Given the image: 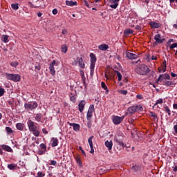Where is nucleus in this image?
Returning a JSON list of instances; mask_svg holds the SVG:
<instances>
[{
  "instance_id": "f257e3e1",
  "label": "nucleus",
  "mask_w": 177,
  "mask_h": 177,
  "mask_svg": "<svg viewBox=\"0 0 177 177\" xmlns=\"http://www.w3.org/2000/svg\"><path fill=\"white\" fill-rule=\"evenodd\" d=\"M136 73L137 74H139L140 75H147L149 74L150 69L145 64H141L139 66L136 67Z\"/></svg>"
},
{
  "instance_id": "f03ea898",
  "label": "nucleus",
  "mask_w": 177,
  "mask_h": 177,
  "mask_svg": "<svg viewBox=\"0 0 177 177\" xmlns=\"http://www.w3.org/2000/svg\"><path fill=\"white\" fill-rule=\"evenodd\" d=\"M28 127L29 128L30 132H32L33 135L36 137L39 136V131H38L37 126L35 125V122H32V120H29L27 122Z\"/></svg>"
},
{
  "instance_id": "7ed1b4c3",
  "label": "nucleus",
  "mask_w": 177,
  "mask_h": 177,
  "mask_svg": "<svg viewBox=\"0 0 177 177\" xmlns=\"http://www.w3.org/2000/svg\"><path fill=\"white\" fill-rule=\"evenodd\" d=\"M6 78L9 80L10 81H13L14 82H19L21 77L20 75L19 74H10V73H6Z\"/></svg>"
},
{
  "instance_id": "20e7f679",
  "label": "nucleus",
  "mask_w": 177,
  "mask_h": 177,
  "mask_svg": "<svg viewBox=\"0 0 177 177\" xmlns=\"http://www.w3.org/2000/svg\"><path fill=\"white\" fill-rule=\"evenodd\" d=\"M143 110V107L140 105H134L128 108L127 111L130 115H132L133 113Z\"/></svg>"
},
{
  "instance_id": "39448f33",
  "label": "nucleus",
  "mask_w": 177,
  "mask_h": 177,
  "mask_svg": "<svg viewBox=\"0 0 177 177\" xmlns=\"http://www.w3.org/2000/svg\"><path fill=\"white\" fill-rule=\"evenodd\" d=\"M24 107L26 110L30 111L37 109L38 107V104L37 103V102H29L25 103Z\"/></svg>"
},
{
  "instance_id": "423d86ee",
  "label": "nucleus",
  "mask_w": 177,
  "mask_h": 177,
  "mask_svg": "<svg viewBox=\"0 0 177 177\" xmlns=\"http://www.w3.org/2000/svg\"><path fill=\"white\" fill-rule=\"evenodd\" d=\"M171 77L169 74L165 73L163 75H160L158 78L156 80V83L158 84V82H162L164 80H170Z\"/></svg>"
},
{
  "instance_id": "0eeeda50",
  "label": "nucleus",
  "mask_w": 177,
  "mask_h": 177,
  "mask_svg": "<svg viewBox=\"0 0 177 177\" xmlns=\"http://www.w3.org/2000/svg\"><path fill=\"white\" fill-rule=\"evenodd\" d=\"M124 118H125V115L123 116H113V122L115 124V125H118L119 124H121L122 121H124Z\"/></svg>"
},
{
  "instance_id": "6e6552de",
  "label": "nucleus",
  "mask_w": 177,
  "mask_h": 177,
  "mask_svg": "<svg viewBox=\"0 0 177 177\" xmlns=\"http://www.w3.org/2000/svg\"><path fill=\"white\" fill-rule=\"evenodd\" d=\"M155 43H153V46H156V45H158V44H162L164 41H165V38H161L160 35H156L154 36Z\"/></svg>"
},
{
  "instance_id": "1a4fd4ad",
  "label": "nucleus",
  "mask_w": 177,
  "mask_h": 177,
  "mask_svg": "<svg viewBox=\"0 0 177 177\" xmlns=\"http://www.w3.org/2000/svg\"><path fill=\"white\" fill-rule=\"evenodd\" d=\"M95 111V105L92 104L89 106L88 111L87 112V120L88 121L91 120V118H92V113Z\"/></svg>"
},
{
  "instance_id": "9d476101",
  "label": "nucleus",
  "mask_w": 177,
  "mask_h": 177,
  "mask_svg": "<svg viewBox=\"0 0 177 177\" xmlns=\"http://www.w3.org/2000/svg\"><path fill=\"white\" fill-rule=\"evenodd\" d=\"M55 66H57V63H56L55 60H53L50 64V66H49L50 74H52L53 75H55L56 74V71H55Z\"/></svg>"
},
{
  "instance_id": "9b49d317",
  "label": "nucleus",
  "mask_w": 177,
  "mask_h": 177,
  "mask_svg": "<svg viewBox=\"0 0 177 177\" xmlns=\"http://www.w3.org/2000/svg\"><path fill=\"white\" fill-rule=\"evenodd\" d=\"M122 139H124V138L119 136L117 137L115 140L118 143V145H119V146H121L124 149V147H125V144H124Z\"/></svg>"
},
{
  "instance_id": "f8f14e48",
  "label": "nucleus",
  "mask_w": 177,
  "mask_h": 177,
  "mask_svg": "<svg viewBox=\"0 0 177 177\" xmlns=\"http://www.w3.org/2000/svg\"><path fill=\"white\" fill-rule=\"evenodd\" d=\"M126 56L130 60H133V59L138 58V55L136 54H133V53H129V52H126Z\"/></svg>"
},
{
  "instance_id": "ddd939ff",
  "label": "nucleus",
  "mask_w": 177,
  "mask_h": 177,
  "mask_svg": "<svg viewBox=\"0 0 177 177\" xmlns=\"http://www.w3.org/2000/svg\"><path fill=\"white\" fill-rule=\"evenodd\" d=\"M68 124H69L70 127H73V131H75V132L80 131V124L77 123H70V122H68Z\"/></svg>"
},
{
  "instance_id": "4468645a",
  "label": "nucleus",
  "mask_w": 177,
  "mask_h": 177,
  "mask_svg": "<svg viewBox=\"0 0 177 177\" xmlns=\"http://www.w3.org/2000/svg\"><path fill=\"white\" fill-rule=\"evenodd\" d=\"M78 107H79V111H80V113H82V111H84V109L85 107V101L82 100L79 104H78Z\"/></svg>"
},
{
  "instance_id": "2eb2a0df",
  "label": "nucleus",
  "mask_w": 177,
  "mask_h": 177,
  "mask_svg": "<svg viewBox=\"0 0 177 177\" xmlns=\"http://www.w3.org/2000/svg\"><path fill=\"white\" fill-rule=\"evenodd\" d=\"M78 64L81 68H85V62H84V59H82V57H77Z\"/></svg>"
},
{
  "instance_id": "dca6fc26",
  "label": "nucleus",
  "mask_w": 177,
  "mask_h": 177,
  "mask_svg": "<svg viewBox=\"0 0 177 177\" xmlns=\"http://www.w3.org/2000/svg\"><path fill=\"white\" fill-rule=\"evenodd\" d=\"M51 142H52V144H51L52 147H56V146L59 145V140L56 138H53L51 139Z\"/></svg>"
},
{
  "instance_id": "f3484780",
  "label": "nucleus",
  "mask_w": 177,
  "mask_h": 177,
  "mask_svg": "<svg viewBox=\"0 0 177 177\" xmlns=\"http://www.w3.org/2000/svg\"><path fill=\"white\" fill-rule=\"evenodd\" d=\"M1 149H3V150H6V151H8L10 153H12L13 151V149H12V148L10 147H9L8 145H3L1 146Z\"/></svg>"
},
{
  "instance_id": "a211bd4d",
  "label": "nucleus",
  "mask_w": 177,
  "mask_h": 177,
  "mask_svg": "<svg viewBox=\"0 0 177 177\" xmlns=\"http://www.w3.org/2000/svg\"><path fill=\"white\" fill-rule=\"evenodd\" d=\"M77 1H66V5L67 6H77Z\"/></svg>"
},
{
  "instance_id": "6ab92c4d",
  "label": "nucleus",
  "mask_w": 177,
  "mask_h": 177,
  "mask_svg": "<svg viewBox=\"0 0 177 177\" xmlns=\"http://www.w3.org/2000/svg\"><path fill=\"white\" fill-rule=\"evenodd\" d=\"M105 146L108 148L109 150H111L113 149V141L107 140L105 142Z\"/></svg>"
},
{
  "instance_id": "aec40b11",
  "label": "nucleus",
  "mask_w": 177,
  "mask_h": 177,
  "mask_svg": "<svg viewBox=\"0 0 177 177\" xmlns=\"http://www.w3.org/2000/svg\"><path fill=\"white\" fill-rule=\"evenodd\" d=\"M100 50H107L109 49V45L107 44H101L98 46Z\"/></svg>"
},
{
  "instance_id": "412c9836",
  "label": "nucleus",
  "mask_w": 177,
  "mask_h": 177,
  "mask_svg": "<svg viewBox=\"0 0 177 177\" xmlns=\"http://www.w3.org/2000/svg\"><path fill=\"white\" fill-rule=\"evenodd\" d=\"M95 64H96V63L91 62L90 69L91 77H93V73L95 71Z\"/></svg>"
},
{
  "instance_id": "4be33fe9",
  "label": "nucleus",
  "mask_w": 177,
  "mask_h": 177,
  "mask_svg": "<svg viewBox=\"0 0 177 177\" xmlns=\"http://www.w3.org/2000/svg\"><path fill=\"white\" fill-rule=\"evenodd\" d=\"M149 25L151 26V27L152 28H160V24H158L157 22H150Z\"/></svg>"
},
{
  "instance_id": "5701e85b",
  "label": "nucleus",
  "mask_w": 177,
  "mask_h": 177,
  "mask_svg": "<svg viewBox=\"0 0 177 177\" xmlns=\"http://www.w3.org/2000/svg\"><path fill=\"white\" fill-rule=\"evenodd\" d=\"M158 70L160 73H165L167 71V65L162 64V67L158 68Z\"/></svg>"
},
{
  "instance_id": "b1692460",
  "label": "nucleus",
  "mask_w": 177,
  "mask_h": 177,
  "mask_svg": "<svg viewBox=\"0 0 177 177\" xmlns=\"http://www.w3.org/2000/svg\"><path fill=\"white\" fill-rule=\"evenodd\" d=\"M90 57H91V63H96V55L93 53L90 54Z\"/></svg>"
},
{
  "instance_id": "393cba45",
  "label": "nucleus",
  "mask_w": 177,
  "mask_h": 177,
  "mask_svg": "<svg viewBox=\"0 0 177 177\" xmlns=\"http://www.w3.org/2000/svg\"><path fill=\"white\" fill-rule=\"evenodd\" d=\"M133 172H139L140 171V166L134 165L131 167Z\"/></svg>"
},
{
  "instance_id": "a878e982",
  "label": "nucleus",
  "mask_w": 177,
  "mask_h": 177,
  "mask_svg": "<svg viewBox=\"0 0 177 177\" xmlns=\"http://www.w3.org/2000/svg\"><path fill=\"white\" fill-rule=\"evenodd\" d=\"M16 127L19 131H23L24 129V125L21 123H17Z\"/></svg>"
},
{
  "instance_id": "bb28decb",
  "label": "nucleus",
  "mask_w": 177,
  "mask_h": 177,
  "mask_svg": "<svg viewBox=\"0 0 177 177\" xmlns=\"http://www.w3.org/2000/svg\"><path fill=\"white\" fill-rule=\"evenodd\" d=\"M131 34H133V30H132V29L130 28L126 29L124 32V35H129Z\"/></svg>"
},
{
  "instance_id": "cd10ccee",
  "label": "nucleus",
  "mask_w": 177,
  "mask_h": 177,
  "mask_svg": "<svg viewBox=\"0 0 177 177\" xmlns=\"http://www.w3.org/2000/svg\"><path fill=\"white\" fill-rule=\"evenodd\" d=\"M149 115L153 118V121H158V118H157V115L155 113L150 112Z\"/></svg>"
},
{
  "instance_id": "c85d7f7f",
  "label": "nucleus",
  "mask_w": 177,
  "mask_h": 177,
  "mask_svg": "<svg viewBox=\"0 0 177 177\" xmlns=\"http://www.w3.org/2000/svg\"><path fill=\"white\" fill-rule=\"evenodd\" d=\"M8 169H10V170L16 169L17 168V165L16 164L8 165Z\"/></svg>"
},
{
  "instance_id": "c756f323",
  "label": "nucleus",
  "mask_w": 177,
  "mask_h": 177,
  "mask_svg": "<svg viewBox=\"0 0 177 177\" xmlns=\"http://www.w3.org/2000/svg\"><path fill=\"white\" fill-rule=\"evenodd\" d=\"M61 50H62V53H67V50H68L67 45H66V44L62 45L61 46Z\"/></svg>"
},
{
  "instance_id": "7c9ffc66",
  "label": "nucleus",
  "mask_w": 177,
  "mask_h": 177,
  "mask_svg": "<svg viewBox=\"0 0 177 177\" xmlns=\"http://www.w3.org/2000/svg\"><path fill=\"white\" fill-rule=\"evenodd\" d=\"M8 38H9V36L4 35L2 36L1 39L3 41L5 42V44H7V42H9Z\"/></svg>"
},
{
  "instance_id": "2f4dec72",
  "label": "nucleus",
  "mask_w": 177,
  "mask_h": 177,
  "mask_svg": "<svg viewBox=\"0 0 177 177\" xmlns=\"http://www.w3.org/2000/svg\"><path fill=\"white\" fill-rule=\"evenodd\" d=\"M115 74L118 76V81H121L122 80V75L118 71H115Z\"/></svg>"
},
{
  "instance_id": "473e14b6",
  "label": "nucleus",
  "mask_w": 177,
  "mask_h": 177,
  "mask_svg": "<svg viewBox=\"0 0 177 177\" xmlns=\"http://www.w3.org/2000/svg\"><path fill=\"white\" fill-rule=\"evenodd\" d=\"M163 85H166V86H169L170 85H174V82L171 81H167V80H163Z\"/></svg>"
},
{
  "instance_id": "72a5a7b5",
  "label": "nucleus",
  "mask_w": 177,
  "mask_h": 177,
  "mask_svg": "<svg viewBox=\"0 0 177 177\" xmlns=\"http://www.w3.org/2000/svg\"><path fill=\"white\" fill-rule=\"evenodd\" d=\"M92 139H93V136H91L88 139V145H89L90 147H91V148L93 147V142H92Z\"/></svg>"
},
{
  "instance_id": "f704fd0d",
  "label": "nucleus",
  "mask_w": 177,
  "mask_h": 177,
  "mask_svg": "<svg viewBox=\"0 0 177 177\" xmlns=\"http://www.w3.org/2000/svg\"><path fill=\"white\" fill-rule=\"evenodd\" d=\"M36 121H37L38 122H39V121H41L42 116L41 115V114L37 113L36 114L35 117Z\"/></svg>"
},
{
  "instance_id": "c9c22d12",
  "label": "nucleus",
  "mask_w": 177,
  "mask_h": 177,
  "mask_svg": "<svg viewBox=\"0 0 177 177\" xmlns=\"http://www.w3.org/2000/svg\"><path fill=\"white\" fill-rule=\"evenodd\" d=\"M11 8L14 10H17V9H19V3H12L11 5Z\"/></svg>"
},
{
  "instance_id": "e433bc0d",
  "label": "nucleus",
  "mask_w": 177,
  "mask_h": 177,
  "mask_svg": "<svg viewBox=\"0 0 177 177\" xmlns=\"http://www.w3.org/2000/svg\"><path fill=\"white\" fill-rule=\"evenodd\" d=\"M101 86L102 88H103V89H104V91H106V92H109V89H107V86H106V83H104V82H102Z\"/></svg>"
},
{
  "instance_id": "4c0bfd02",
  "label": "nucleus",
  "mask_w": 177,
  "mask_h": 177,
  "mask_svg": "<svg viewBox=\"0 0 177 177\" xmlns=\"http://www.w3.org/2000/svg\"><path fill=\"white\" fill-rule=\"evenodd\" d=\"M118 7V3H113V4L110 5V8H111L112 9H117Z\"/></svg>"
},
{
  "instance_id": "58836bf2",
  "label": "nucleus",
  "mask_w": 177,
  "mask_h": 177,
  "mask_svg": "<svg viewBox=\"0 0 177 177\" xmlns=\"http://www.w3.org/2000/svg\"><path fill=\"white\" fill-rule=\"evenodd\" d=\"M10 66L12 67H17V66H19V62L14 61L10 63Z\"/></svg>"
},
{
  "instance_id": "ea45409f",
  "label": "nucleus",
  "mask_w": 177,
  "mask_h": 177,
  "mask_svg": "<svg viewBox=\"0 0 177 177\" xmlns=\"http://www.w3.org/2000/svg\"><path fill=\"white\" fill-rule=\"evenodd\" d=\"M3 95H5V88L0 86V97L1 96H3Z\"/></svg>"
},
{
  "instance_id": "a19ab883",
  "label": "nucleus",
  "mask_w": 177,
  "mask_h": 177,
  "mask_svg": "<svg viewBox=\"0 0 177 177\" xmlns=\"http://www.w3.org/2000/svg\"><path fill=\"white\" fill-rule=\"evenodd\" d=\"M6 131L8 133H13V130L9 127H6Z\"/></svg>"
},
{
  "instance_id": "79ce46f5",
  "label": "nucleus",
  "mask_w": 177,
  "mask_h": 177,
  "mask_svg": "<svg viewBox=\"0 0 177 177\" xmlns=\"http://www.w3.org/2000/svg\"><path fill=\"white\" fill-rule=\"evenodd\" d=\"M164 102V100L162 99H159L156 101V104H155V106H157V104H162Z\"/></svg>"
},
{
  "instance_id": "37998d69",
  "label": "nucleus",
  "mask_w": 177,
  "mask_h": 177,
  "mask_svg": "<svg viewBox=\"0 0 177 177\" xmlns=\"http://www.w3.org/2000/svg\"><path fill=\"white\" fill-rule=\"evenodd\" d=\"M40 149H41V150H44V151H46V145H45V144H41Z\"/></svg>"
},
{
  "instance_id": "c03bdc74",
  "label": "nucleus",
  "mask_w": 177,
  "mask_h": 177,
  "mask_svg": "<svg viewBox=\"0 0 177 177\" xmlns=\"http://www.w3.org/2000/svg\"><path fill=\"white\" fill-rule=\"evenodd\" d=\"M175 48H177V43L172 44L170 46V49H175Z\"/></svg>"
},
{
  "instance_id": "a18cd8bd",
  "label": "nucleus",
  "mask_w": 177,
  "mask_h": 177,
  "mask_svg": "<svg viewBox=\"0 0 177 177\" xmlns=\"http://www.w3.org/2000/svg\"><path fill=\"white\" fill-rule=\"evenodd\" d=\"M46 151H45V150H39L37 152V154H39V156H42V154H45Z\"/></svg>"
},
{
  "instance_id": "49530a36",
  "label": "nucleus",
  "mask_w": 177,
  "mask_h": 177,
  "mask_svg": "<svg viewBox=\"0 0 177 177\" xmlns=\"http://www.w3.org/2000/svg\"><path fill=\"white\" fill-rule=\"evenodd\" d=\"M165 109L166 113H167V114H168L169 115H170V114H171V110H169V108H168V106H166V107H165Z\"/></svg>"
},
{
  "instance_id": "de8ad7c7",
  "label": "nucleus",
  "mask_w": 177,
  "mask_h": 177,
  "mask_svg": "<svg viewBox=\"0 0 177 177\" xmlns=\"http://www.w3.org/2000/svg\"><path fill=\"white\" fill-rule=\"evenodd\" d=\"M120 93H122V95H127L128 91L127 90H122L121 91Z\"/></svg>"
},
{
  "instance_id": "09e8293b",
  "label": "nucleus",
  "mask_w": 177,
  "mask_h": 177,
  "mask_svg": "<svg viewBox=\"0 0 177 177\" xmlns=\"http://www.w3.org/2000/svg\"><path fill=\"white\" fill-rule=\"evenodd\" d=\"M79 149L82 151V154H84V156H86V153H85L84 149H82V147H80Z\"/></svg>"
},
{
  "instance_id": "8fccbe9b",
  "label": "nucleus",
  "mask_w": 177,
  "mask_h": 177,
  "mask_svg": "<svg viewBox=\"0 0 177 177\" xmlns=\"http://www.w3.org/2000/svg\"><path fill=\"white\" fill-rule=\"evenodd\" d=\"M57 164V162L55 160H51L50 161V165H56Z\"/></svg>"
},
{
  "instance_id": "3c124183",
  "label": "nucleus",
  "mask_w": 177,
  "mask_h": 177,
  "mask_svg": "<svg viewBox=\"0 0 177 177\" xmlns=\"http://www.w3.org/2000/svg\"><path fill=\"white\" fill-rule=\"evenodd\" d=\"M62 34H63L64 35H67V30L63 29L62 31Z\"/></svg>"
},
{
  "instance_id": "603ef678",
  "label": "nucleus",
  "mask_w": 177,
  "mask_h": 177,
  "mask_svg": "<svg viewBox=\"0 0 177 177\" xmlns=\"http://www.w3.org/2000/svg\"><path fill=\"white\" fill-rule=\"evenodd\" d=\"M136 30H138V31H140V30H142V28L139 25H137L136 26Z\"/></svg>"
},
{
  "instance_id": "864d4df0",
  "label": "nucleus",
  "mask_w": 177,
  "mask_h": 177,
  "mask_svg": "<svg viewBox=\"0 0 177 177\" xmlns=\"http://www.w3.org/2000/svg\"><path fill=\"white\" fill-rule=\"evenodd\" d=\"M35 70H37L38 71H39V70H41V66L39 64L36 66H35Z\"/></svg>"
},
{
  "instance_id": "5fc2aeb1",
  "label": "nucleus",
  "mask_w": 177,
  "mask_h": 177,
  "mask_svg": "<svg viewBox=\"0 0 177 177\" xmlns=\"http://www.w3.org/2000/svg\"><path fill=\"white\" fill-rule=\"evenodd\" d=\"M57 8H55L53 10V15H56L57 13Z\"/></svg>"
},
{
  "instance_id": "6e6d98bb",
  "label": "nucleus",
  "mask_w": 177,
  "mask_h": 177,
  "mask_svg": "<svg viewBox=\"0 0 177 177\" xmlns=\"http://www.w3.org/2000/svg\"><path fill=\"white\" fill-rule=\"evenodd\" d=\"M90 153H91V154H93L95 153V150L93 149V147H91Z\"/></svg>"
},
{
  "instance_id": "4d7b16f0",
  "label": "nucleus",
  "mask_w": 177,
  "mask_h": 177,
  "mask_svg": "<svg viewBox=\"0 0 177 177\" xmlns=\"http://www.w3.org/2000/svg\"><path fill=\"white\" fill-rule=\"evenodd\" d=\"M136 97L137 99H143V96L142 95H137Z\"/></svg>"
},
{
  "instance_id": "13d9d810",
  "label": "nucleus",
  "mask_w": 177,
  "mask_h": 177,
  "mask_svg": "<svg viewBox=\"0 0 177 177\" xmlns=\"http://www.w3.org/2000/svg\"><path fill=\"white\" fill-rule=\"evenodd\" d=\"M71 102H75V97L71 96Z\"/></svg>"
},
{
  "instance_id": "bf43d9fd",
  "label": "nucleus",
  "mask_w": 177,
  "mask_h": 177,
  "mask_svg": "<svg viewBox=\"0 0 177 177\" xmlns=\"http://www.w3.org/2000/svg\"><path fill=\"white\" fill-rule=\"evenodd\" d=\"M42 132H43V133H45V134L48 133V131L46 130V129H42Z\"/></svg>"
},
{
  "instance_id": "052dcab7",
  "label": "nucleus",
  "mask_w": 177,
  "mask_h": 177,
  "mask_svg": "<svg viewBox=\"0 0 177 177\" xmlns=\"http://www.w3.org/2000/svg\"><path fill=\"white\" fill-rule=\"evenodd\" d=\"M174 129L176 133H177V124L174 125Z\"/></svg>"
},
{
  "instance_id": "680f3d73",
  "label": "nucleus",
  "mask_w": 177,
  "mask_h": 177,
  "mask_svg": "<svg viewBox=\"0 0 177 177\" xmlns=\"http://www.w3.org/2000/svg\"><path fill=\"white\" fill-rule=\"evenodd\" d=\"M174 40H173V39H169V41H167V45H169V44H171V42H172Z\"/></svg>"
},
{
  "instance_id": "e2e57ef3",
  "label": "nucleus",
  "mask_w": 177,
  "mask_h": 177,
  "mask_svg": "<svg viewBox=\"0 0 177 177\" xmlns=\"http://www.w3.org/2000/svg\"><path fill=\"white\" fill-rule=\"evenodd\" d=\"M28 4L30 5L31 8H37V6H34V5H32V3L31 2H28Z\"/></svg>"
},
{
  "instance_id": "0e129e2a",
  "label": "nucleus",
  "mask_w": 177,
  "mask_h": 177,
  "mask_svg": "<svg viewBox=\"0 0 177 177\" xmlns=\"http://www.w3.org/2000/svg\"><path fill=\"white\" fill-rule=\"evenodd\" d=\"M173 171H174V172H177V165L175 166L174 167H173Z\"/></svg>"
},
{
  "instance_id": "69168bd1",
  "label": "nucleus",
  "mask_w": 177,
  "mask_h": 177,
  "mask_svg": "<svg viewBox=\"0 0 177 177\" xmlns=\"http://www.w3.org/2000/svg\"><path fill=\"white\" fill-rule=\"evenodd\" d=\"M151 60H157V57L153 55V56L151 57Z\"/></svg>"
},
{
  "instance_id": "338daca9",
  "label": "nucleus",
  "mask_w": 177,
  "mask_h": 177,
  "mask_svg": "<svg viewBox=\"0 0 177 177\" xmlns=\"http://www.w3.org/2000/svg\"><path fill=\"white\" fill-rule=\"evenodd\" d=\"M171 77H173V78H175V77H176V74L171 73Z\"/></svg>"
},
{
  "instance_id": "774afa93",
  "label": "nucleus",
  "mask_w": 177,
  "mask_h": 177,
  "mask_svg": "<svg viewBox=\"0 0 177 177\" xmlns=\"http://www.w3.org/2000/svg\"><path fill=\"white\" fill-rule=\"evenodd\" d=\"M173 107H174V109L177 110V104H174Z\"/></svg>"
}]
</instances>
